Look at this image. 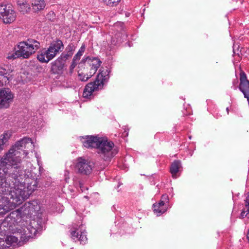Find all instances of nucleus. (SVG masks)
<instances>
[{"mask_svg": "<svg viewBox=\"0 0 249 249\" xmlns=\"http://www.w3.org/2000/svg\"><path fill=\"white\" fill-rule=\"evenodd\" d=\"M86 148H96L97 153L105 161H108L116 154L117 151L113 148L114 144L111 141L97 136H87L83 142Z\"/></svg>", "mask_w": 249, "mask_h": 249, "instance_id": "obj_3", "label": "nucleus"}, {"mask_svg": "<svg viewBox=\"0 0 249 249\" xmlns=\"http://www.w3.org/2000/svg\"><path fill=\"white\" fill-rule=\"evenodd\" d=\"M64 62L58 58L52 63L51 70L54 73H60L62 72L64 67Z\"/></svg>", "mask_w": 249, "mask_h": 249, "instance_id": "obj_11", "label": "nucleus"}, {"mask_svg": "<svg viewBox=\"0 0 249 249\" xmlns=\"http://www.w3.org/2000/svg\"><path fill=\"white\" fill-rule=\"evenodd\" d=\"M64 49L63 42L57 40L50 44L48 48H43L38 52L37 58L41 63H48Z\"/></svg>", "mask_w": 249, "mask_h": 249, "instance_id": "obj_5", "label": "nucleus"}, {"mask_svg": "<svg viewBox=\"0 0 249 249\" xmlns=\"http://www.w3.org/2000/svg\"><path fill=\"white\" fill-rule=\"evenodd\" d=\"M11 135L10 132H6L1 136L2 138L0 140V150L3 149L4 144L8 141Z\"/></svg>", "mask_w": 249, "mask_h": 249, "instance_id": "obj_17", "label": "nucleus"}, {"mask_svg": "<svg viewBox=\"0 0 249 249\" xmlns=\"http://www.w3.org/2000/svg\"><path fill=\"white\" fill-rule=\"evenodd\" d=\"M78 63V62L74 61V60L72 59V63L69 68L70 72L71 73H72L73 72V70L75 68L76 66L77 65Z\"/></svg>", "mask_w": 249, "mask_h": 249, "instance_id": "obj_23", "label": "nucleus"}, {"mask_svg": "<svg viewBox=\"0 0 249 249\" xmlns=\"http://www.w3.org/2000/svg\"><path fill=\"white\" fill-rule=\"evenodd\" d=\"M159 206H160L161 208H167L165 205V203L161 201V200L159 202V203H157Z\"/></svg>", "mask_w": 249, "mask_h": 249, "instance_id": "obj_27", "label": "nucleus"}, {"mask_svg": "<svg viewBox=\"0 0 249 249\" xmlns=\"http://www.w3.org/2000/svg\"><path fill=\"white\" fill-rule=\"evenodd\" d=\"M19 10L23 13L28 12L30 9V5L27 0H18V1Z\"/></svg>", "mask_w": 249, "mask_h": 249, "instance_id": "obj_15", "label": "nucleus"}, {"mask_svg": "<svg viewBox=\"0 0 249 249\" xmlns=\"http://www.w3.org/2000/svg\"><path fill=\"white\" fill-rule=\"evenodd\" d=\"M107 165V164H105L103 166V167H100V169H103L105 168V167Z\"/></svg>", "mask_w": 249, "mask_h": 249, "instance_id": "obj_28", "label": "nucleus"}, {"mask_svg": "<svg viewBox=\"0 0 249 249\" xmlns=\"http://www.w3.org/2000/svg\"><path fill=\"white\" fill-rule=\"evenodd\" d=\"M237 81L236 80H235V82H233V84H237Z\"/></svg>", "mask_w": 249, "mask_h": 249, "instance_id": "obj_30", "label": "nucleus"}, {"mask_svg": "<svg viewBox=\"0 0 249 249\" xmlns=\"http://www.w3.org/2000/svg\"><path fill=\"white\" fill-rule=\"evenodd\" d=\"M35 201L25 203L20 208L10 213L0 224V249H8L11 246H21L33 238L37 230L31 225L23 228V215L33 214L37 207Z\"/></svg>", "mask_w": 249, "mask_h": 249, "instance_id": "obj_2", "label": "nucleus"}, {"mask_svg": "<svg viewBox=\"0 0 249 249\" xmlns=\"http://www.w3.org/2000/svg\"><path fill=\"white\" fill-rule=\"evenodd\" d=\"M90 77V74L88 75L84 73L78 72V78L81 81H87Z\"/></svg>", "mask_w": 249, "mask_h": 249, "instance_id": "obj_22", "label": "nucleus"}, {"mask_svg": "<svg viewBox=\"0 0 249 249\" xmlns=\"http://www.w3.org/2000/svg\"><path fill=\"white\" fill-rule=\"evenodd\" d=\"M104 1L107 5L112 7L117 5L121 0H104Z\"/></svg>", "mask_w": 249, "mask_h": 249, "instance_id": "obj_21", "label": "nucleus"}, {"mask_svg": "<svg viewBox=\"0 0 249 249\" xmlns=\"http://www.w3.org/2000/svg\"><path fill=\"white\" fill-rule=\"evenodd\" d=\"M226 111H227V114H229V107L226 108Z\"/></svg>", "mask_w": 249, "mask_h": 249, "instance_id": "obj_29", "label": "nucleus"}, {"mask_svg": "<svg viewBox=\"0 0 249 249\" xmlns=\"http://www.w3.org/2000/svg\"><path fill=\"white\" fill-rule=\"evenodd\" d=\"M245 213V212H242V215L243 216L244 215V214Z\"/></svg>", "mask_w": 249, "mask_h": 249, "instance_id": "obj_31", "label": "nucleus"}, {"mask_svg": "<svg viewBox=\"0 0 249 249\" xmlns=\"http://www.w3.org/2000/svg\"><path fill=\"white\" fill-rule=\"evenodd\" d=\"M7 6V5L6 4H0V18L1 17V16H2V14L4 13V12H5L4 10H5Z\"/></svg>", "mask_w": 249, "mask_h": 249, "instance_id": "obj_25", "label": "nucleus"}, {"mask_svg": "<svg viewBox=\"0 0 249 249\" xmlns=\"http://www.w3.org/2000/svg\"><path fill=\"white\" fill-rule=\"evenodd\" d=\"M85 50V45H83L80 49L79 50L78 52L77 53L74 55L73 57V60L74 61H76L78 62L79 60H80L81 56L83 55L84 51Z\"/></svg>", "mask_w": 249, "mask_h": 249, "instance_id": "obj_20", "label": "nucleus"}, {"mask_svg": "<svg viewBox=\"0 0 249 249\" xmlns=\"http://www.w3.org/2000/svg\"><path fill=\"white\" fill-rule=\"evenodd\" d=\"M13 71L10 65H3L0 66V86L6 85L13 79Z\"/></svg>", "mask_w": 249, "mask_h": 249, "instance_id": "obj_8", "label": "nucleus"}, {"mask_svg": "<svg viewBox=\"0 0 249 249\" xmlns=\"http://www.w3.org/2000/svg\"><path fill=\"white\" fill-rule=\"evenodd\" d=\"M29 138L16 142L0 160V216H3L27 199L36 189V182L30 178L31 173L23 170L20 165L21 151L27 145L32 146Z\"/></svg>", "mask_w": 249, "mask_h": 249, "instance_id": "obj_1", "label": "nucleus"}, {"mask_svg": "<svg viewBox=\"0 0 249 249\" xmlns=\"http://www.w3.org/2000/svg\"><path fill=\"white\" fill-rule=\"evenodd\" d=\"M180 167L181 162L179 160H175L172 163L170 167V172L173 177L176 178V174L178 172Z\"/></svg>", "mask_w": 249, "mask_h": 249, "instance_id": "obj_16", "label": "nucleus"}, {"mask_svg": "<svg viewBox=\"0 0 249 249\" xmlns=\"http://www.w3.org/2000/svg\"><path fill=\"white\" fill-rule=\"evenodd\" d=\"M40 48L39 41L32 38L25 41L19 43L17 50L9 53L7 57L8 59H15L17 58H28Z\"/></svg>", "mask_w": 249, "mask_h": 249, "instance_id": "obj_4", "label": "nucleus"}, {"mask_svg": "<svg viewBox=\"0 0 249 249\" xmlns=\"http://www.w3.org/2000/svg\"><path fill=\"white\" fill-rule=\"evenodd\" d=\"M75 169L82 175H90L94 167V163L84 157H78L76 160Z\"/></svg>", "mask_w": 249, "mask_h": 249, "instance_id": "obj_7", "label": "nucleus"}, {"mask_svg": "<svg viewBox=\"0 0 249 249\" xmlns=\"http://www.w3.org/2000/svg\"><path fill=\"white\" fill-rule=\"evenodd\" d=\"M32 3L33 10L36 12L43 10L46 6L44 0H30Z\"/></svg>", "mask_w": 249, "mask_h": 249, "instance_id": "obj_14", "label": "nucleus"}, {"mask_svg": "<svg viewBox=\"0 0 249 249\" xmlns=\"http://www.w3.org/2000/svg\"><path fill=\"white\" fill-rule=\"evenodd\" d=\"M245 201V209L247 210V211L248 212V213L249 214V192L248 193V195H247Z\"/></svg>", "mask_w": 249, "mask_h": 249, "instance_id": "obj_24", "label": "nucleus"}, {"mask_svg": "<svg viewBox=\"0 0 249 249\" xmlns=\"http://www.w3.org/2000/svg\"><path fill=\"white\" fill-rule=\"evenodd\" d=\"M91 63L90 66H91L90 71H89L90 76H92L95 73L98 69L101 66L102 63L101 61L98 58L93 57L90 59Z\"/></svg>", "mask_w": 249, "mask_h": 249, "instance_id": "obj_13", "label": "nucleus"}, {"mask_svg": "<svg viewBox=\"0 0 249 249\" xmlns=\"http://www.w3.org/2000/svg\"><path fill=\"white\" fill-rule=\"evenodd\" d=\"M161 200L164 202V203L168 202L169 199L168 196L166 194L163 195L161 196Z\"/></svg>", "mask_w": 249, "mask_h": 249, "instance_id": "obj_26", "label": "nucleus"}, {"mask_svg": "<svg viewBox=\"0 0 249 249\" xmlns=\"http://www.w3.org/2000/svg\"><path fill=\"white\" fill-rule=\"evenodd\" d=\"M14 95L9 89H3L0 90V106L8 107L13 99Z\"/></svg>", "mask_w": 249, "mask_h": 249, "instance_id": "obj_9", "label": "nucleus"}, {"mask_svg": "<svg viewBox=\"0 0 249 249\" xmlns=\"http://www.w3.org/2000/svg\"><path fill=\"white\" fill-rule=\"evenodd\" d=\"M4 11L5 12L0 18L3 20V22L10 23L13 22L16 19V15L12 6L10 4H7V6Z\"/></svg>", "mask_w": 249, "mask_h": 249, "instance_id": "obj_10", "label": "nucleus"}, {"mask_svg": "<svg viewBox=\"0 0 249 249\" xmlns=\"http://www.w3.org/2000/svg\"><path fill=\"white\" fill-rule=\"evenodd\" d=\"M70 50L67 52L66 53H62L59 58H61V59L64 62L66 60L68 59L69 58L71 57V56L73 54V49L71 47L69 46Z\"/></svg>", "mask_w": 249, "mask_h": 249, "instance_id": "obj_19", "label": "nucleus"}, {"mask_svg": "<svg viewBox=\"0 0 249 249\" xmlns=\"http://www.w3.org/2000/svg\"><path fill=\"white\" fill-rule=\"evenodd\" d=\"M167 208L161 207L157 203L153 204V211L158 215H159L167 211Z\"/></svg>", "mask_w": 249, "mask_h": 249, "instance_id": "obj_18", "label": "nucleus"}, {"mask_svg": "<svg viewBox=\"0 0 249 249\" xmlns=\"http://www.w3.org/2000/svg\"><path fill=\"white\" fill-rule=\"evenodd\" d=\"M106 73L101 71L97 76V79L92 83H89L85 87L83 96L84 98H89L92 94V92L99 88H100L103 84V82L108 78L107 75H105Z\"/></svg>", "mask_w": 249, "mask_h": 249, "instance_id": "obj_6", "label": "nucleus"}, {"mask_svg": "<svg viewBox=\"0 0 249 249\" xmlns=\"http://www.w3.org/2000/svg\"><path fill=\"white\" fill-rule=\"evenodd\" d=\"M71 238L75 241H79L82 244H85L87 240V235L85 231H77L71 232Z\"/></svg>", "mask_w": 249, "mask_h": 249, "instance_id": "obj_12", "label": "nucleus"}]
</instances>
